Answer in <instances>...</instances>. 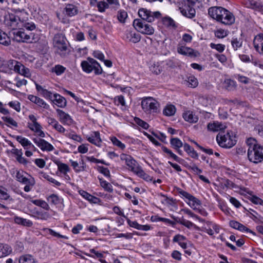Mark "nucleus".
<instances>
[{
    "mask_svg": "<svg viewBox=\"0 0 263 263\" xmlns=\"http://www.w3.org/2000/svg\"><path fill=\"white\" fill-rule=\"evenodd\" d=\"M19 263H36L32 256L26 254L21 256L18 260Z\"/></svg>",
    "mask_w": 263,
    "mask_h": 263,
    "instance_id": "nucleus-36",
    "label": "nucleus"
},
{
    "mask_svg": "<svg viewBox=\"0 0 263 263\" xmlns=\"http://www.w3.org/2000/svg\"><path fill=\"white\" fill-rule=\"evenodd\" d=\"M27 15L24 10L16 11L14 13H8L5 16L4 24L8 27L15 30L23 26L24 22L27 18Z\"/></svg>",
    "mask_w": 263,
    "mask_h": 263,
    "instance_id": "nucleus-4",
    "label": "nucleus"
},
{
    "mask_svg": "<svg viewBox=\"0 0 263 263\" xmlns=\"http://www.w3.org/2000/svg\"><path fill=\"white\" fill-rule=\"evenodd\" d=\"M189 201L187 203L192 208L196 211L199 210L201 205V202L199 199L192 196L191 199L189 200Z\"/></svg>",
    "mask_w": 263,
    "mask_h": 263,
    "instance_id": "nucleus-34",
    "label": "nucleus"
},
{
    "mask_svg": "<svg viewBox=\"0 0 263 263\" xmlns=\"http://www.w3.org/2000/svg\"><path fill=\"white\" fill-rule=\"evenodd\" d=\"M70 161L71 162V166L73 167L76 172L78 173L81 171L84 170V167L79 166V164L77 162L72 160H70Z\"/></svg>",
    "mask_w": 263,
    "mask_h": 263,
    "instance_id": "nucleus-57",
    "label": "nucleus"
},
{
    "mask_svg": "<svg viewBox=\"0 0 263 263\" xmlns=\"http://www.w3.org/2000/svg\"><path fill=\"white\" fill-rule=\"evenodd\" d=\"M231 44L234 49L236 50L242 46V42L240 39L233 38L231 40Z\"/></svg>",
    "mask_w": 263,
    "mask_h": 263,
    "instance_id": "nucleus-47",
    "label": "nucleus"
},
{
    "mask_svg": "<svg viewBox=\"0 0 263 263\" xmlns=\"http://www.w3.org/2000/svg\"><path fill=\"white\" fill-rule=\"evenodd\" d=\"M57 111L61 122L68 125L72 123L73 120L68 114L59 109H57Z\"/></svg>",
    "mask_w": 263,
    "mask_h": 263,
    "instance_id": "nucleus-21",
    "label": "nucleus"
},
{
    "mask_svg": "<svg viewBox=\"0 0 263 263\" xmlns=\"http://www.w3.org/2000/svg\"><path fill=\"white\" fill-rule=\"evenodd\" d=\"M53 48L55 54L62 59L67 58L71 53V50L66 43L55 46Z\"/></svg>",
    "mask_w": 263,
    "mask_h": 263,
    "instance_id": "nucleus-9",
    "label": "nucleus"
},
{
    "mask_svg": "<svg viewBox=\"0 0 263 263\" xmlns=\"http://www.w3.org/2000/svg\"><path fill=\"white\" fill-rule=\"evenodd\" d=\"M189 86L191 87H196L198 85V81L196 78L193 76H190L187 78Z\"/></svg>",
    "mask_w": 263,
    "mask_h": 263,
    "instance_id": "nucleus-53",
    "label": "nucleus"
},
{
    "mask_svg": "<svg viewBox=\"0 0 263 263\" xmlns=\"http://www.w3.org/2000/svg\"><path fill=\"white\" fill-rule=\"evenodd\" d=\"M8 105L18 112L21 110L20 104L17 101H11L9 102Z\"/></svg>",
    "mask_w": 263,
    "mask_h": 263,
    "instance_id": "nucleus-58",
    "label": "nucleus"
},
{
    "mask_svg": "<svg viewBox=\"0 0 263 263\" xmlns=\"http://www.w3.org/2000/svg\"><path fill=\"white\" fill-rule=\"evenodd\" d=\"M216 140L222 147L230 148L235 145L236 143V140L231 135L230 132H227L224 134L223 132L219 133L216 137Z\"/></svg>",
    "mask_w": 263,
    "mask_h": 263,
    "instance_id": "nucleus-6",
    "label": "nucleus"
},
{
    "mask_svg": "<svg viewBox=\"0 0 263 263\" xmlns=\"http://www.w3.org/2000/svg\"><path fill=\"white\" fill-rule=\"evenodd\" d=\"M50 101L53 105H57L61 108L65 107L67 103L65 98L58 93H55L53 96H50Z\"/></svg>",
    "mask_w": 263,
    "mask_h": 263,
    "instance_id": "nucleus-14",
    "label": "nucleus"
},
{
    "mask_svg": "<svg viewBox=\"0 0 263 263\" xmlns=\"http://www.w3.org/2000/svg\"><path fill=\"white\" fill-rule=\"evenodd\" d=\"M176 191L180 195L182 196V197H183L185 198L188 200L189 199H191V198L193 196L191 194H189V193L186 192V191H183V190H182L181 189H180L179 187H176Z\"/></svg>",
    "mask_w": 263,
    "mask_h": 263,
    "instance_id": "nucleus-45",
    "label": "nucleus"
},
{
    "mask_svg": "<svg viewBox=\"0 0 263 263\" xmlns=\"http://www.w3.org/2000/svg\"><path fill=\"white\" fill-rule=\"evenodd\" d=\"M184 119L190 123H196L198 120L197 116L195 115L191 111H186L183 114Z\"/></svg>",
    "mask_w": 263,
    "mask_h": 263,
    "instance_id": "nucleus-26",
    "label": "nucleus"
},
{
    "mask_svg": "<svg viewBox=\"0 0 263 263\" xmlns=\"http://www.w3.org/2000/svg\"><path fill=\"white\" fill-rule=\"evenodd\" d=\"M210 46L211 48L216 49L219 52H222L225 49V45L221 44H216L214 43H211Z\"/></svg>",
    "mask_w": 263,
    "mask_h": 263,
    "instance_id": "nucleus-50",
    "label": "nucleus"
},
{
    "mask_svg": "<svg viewBox=\"0 0 263 263\" xmlns=\"http://www.w3.org/2000/svg\"><path fill=\"white\" fill-rule=\"evenodd\" d=\"M30 121L28 123V127L32 131L34 132L41 137L45 136L44 133L41 129V125L37 122L35 117L33 115L29 116Z\"/></svg>",
    "mask_w": 263,
    "mask_h": 263,
    "instance_id": "nucleus-11",
    "label": "nucleus"
},
{
    "mask_svg": "<svg viewBox=\"0 0 263 263\" xmlns=\"http://www.w3.org/2000/svg\"><path fill=\"white\" fill-rule=\"evenodd\" d=\"M2 119L6 123V125L9 127H17L18 126L17 123L10 117H3Z\"/></svg>",
    "mask_w": 263,
    "mask_h": 263,
    "instance_id": "nucleus-35",
    "label": "nucleus"
},
{
    "mask_svg": "<svg viewBox=\"0 0 263 263\" xmlns=\"http://www.w3.org/2000/svg\"><path fill=\"white\" fill-rule=\"evenodd\" d=\"M87 140L91 143L100 147L102 143L99 132H93L89 136H87Z\"/></svg>",
    "mask_w": 263,
    "mask_h": 263,
    "instance_id": "nucleus-16",
    "label": "nucleus"
},
{
    "mask_svg": "<svg viewBox=\"0 0 263 263\" xmlns=\"http://www.w3.org/2000/svg\"><path fill=\"white\" fill-rule=\"evenodd\" d=\"M0 70L5 73H11L12 71L25 77L29 78L31 73L29 68L26 67L21 62L14 60L1 61Z\"/></svg>",
    "mask_w": 263,
    "mask_h": 263,
    "instance_id": "nucleus-2",
    "label": "nucleus"
},
{
    "mask_svg": "<svg viewBox=\"0 0 263 263\" xmlns=\"http://www.w3.org/2000/svg\"><path fill=\"white\" fill-rule=\"evenodd\" d=\"M11 44L10 37L3 30L0 29V44L8 46Z\"/></svg>",
    "mask_w": 263,
    "mask_h": 263,
    "instance_id": "nucleus-31",
    "label": "nucleus"
},
{
    "mask_svg": "<svg viewBox=\"0 0 263 263\" xmlns=\"http://www.w3.org/2000/svg\"><path fill=\"white\" fill-rule=\"evenodd\" d=\"M27 98L31 102L35 103L39 106L44 108H47L48 107V105L43 99L37 96L32 95H29L28 96Z\"/></svg>",
    "mask_w": 263,
    "mask_h": 263,
    "instance_id": "nucleus-19",
    "label": "nucleus"
},
{
    "mask_svg": "<svg viewBox=\"0 0 263 263\" xmlns=\"http://www.w3.org/2000/svg\"><path fill=\"white\" fill-rule=\"evenodd\" d=\"M16 140L25 148L26 149H33L35 148L34 146L31 143V142L26 138L21 136H17Z\"/></svg>",
    "mask_w": 263,
    "mask_h": 263,
    "instance_id": "nucleus-24",
    "label": "nucleus"
},
{
    "mask_svg": "<svg viewBox=\"0 0 263 263\" xmlns=\"http://www.w3.org/2000/svg\"><path fill=\"white\" fill-rule=\"evenodd\" d=\"M97 6L98 11L100 12H105L106 9L108 8V4H107L105 1L103 0L99 2H97Z\"/></svg>",
    "mask_w": 263,
    "mask_h": 263,
    "instance_id": "nucleus-41",
    "label": "nucleus"
},
{
    "mask_svg": "<svg viewBox=\"0 0 263 263\" xmlns=\"http://www.w3.org/2000/svg\"><path fill=\"white\" fill-rule=\"evenodd\" d=\"M32 202L34 204L41 207L42 210H48V205L45 201L41 200H34Z\"/></svg>",
    "mask_w": 263,
    "mask_h": 263,
    "instance_id": "nucleus-44",
    "label": "nucleus"
},
{
    "mask_svg": "<svg viewBox=\"0 0 263 263\" xmlns=\"http://www.w3.org/2000/svg\"><path fill=\"white\" fill-rule=\"evenodd\" d=\"M170 144L172 147L174 148L179 155H182L183 152L180 149V148L183 146V143L179 138H171L170 140Z\"/></svg>",
    "mask_w": 263,
    "mask_h": 263,
    "instance_id": "nucleus-20",
    "label": "nucleus"
},
{
    "mask_svg": "<svg viewBox=\"0 0 263 263\" xmlns=\"http://www.w3.org/2000/svg\"><path fill=\"white\" fill-rule=\"evenodd\" d=\"M35 84L36 89L38 92L39 95L42 96V97L45 98H49V91L45 88V87H43L39 84H37L35 81H34Z\"/></svg>",
    "mask_w": 263,
    "mask_h": 263,
    "instance_id": "nucleus-29",
    "label": "nucleus"
},
{
    "mask_svg": "<svg viewBox=\"0 0 263 263\" xmlns=\"http://www.w3.org/2000/svg\"><path fill=\"white\" fill-rule=\"evenodd\" d=\"M126 38L129 41L134 43H136L140 41L141 36L138 33L133 31L127 30L126 31Z\"/></svg>",
    "mask_w": 263,
    "mask_h": 263,
    "instance_id": "nucleus-23",
    "label": "nucleus"
},
{
    "mask_svg": "<svg viewBox=\"0 0 263 263\" xmlns=\"http://www.w3.org/2000/svg\"><path fill=\"white\" fill-rule=\"evenodd\" d=\"M181 12L184 16L189 18H192L195 15V10L189 5H185L184 7L180 8Z\"/></svg>",
    "mask_w": 263,
    "mask_h": 263,
    "instance_id": "nucleus-22",
    "label": "nucleus"
},
{
    "mask_svg": "<svg viewBox=\"0 0 263 263\" xmlns=\"http://www.w3.org/2000/svg\"><path fill=\"white\" fill-rule=\"evenodd\" d=\"M120 159L125 161L129 170L145 180L149 179V176L144 172L138 163L130 155L122 154Z\"/></svg>",
    "mask_w": 263,
    "mask_h": 263,
    "instance_id": "nucleus-5",
    "label": "nucleus"
},
{
    "mask_svg": "<svg viewBox=\"0 0 263 263\" xmlns=\"http://www.w3.org/2000/svg\"><path fill=\"white\" fill-rule=\"evenodd\" d=\"M26 185L25 186L24 190L25 192H28L31 191L32 187L34 184V181L33 180H29L27 183H25Z\"/></svg>",
    "mask_w": 263,
    "mask_h": 263,
    "instance_id": "nucleus-61",
    "label": "nucleus"
},
{
    "mask_svg": "<svg viewBox=\"0 0 263 263\" xmlns=\"http://www.w3.org/2000/svg\"><path fill=\"white\" fill-rule=\"evenodd\" d=\"M16 86L20 87L23 85H26L27 83V81L24 79H20L18 78H16Z\"/></svg>",
    "mask_w": 263,
    "mask_h": 263,
    "instance_id": "nucleus-64",
    "label": "nucleus"
},
{
    "mask_svg": "<svg viewBox=\"0 0 263 263\" xmlns=\"http://www.w3.org/2000/svg\"><path fill=\"white\" fill-rule=\"evenodd\" d=\"M253 45L255 50L263 55V34L255 36Z\"/></svg>",
    "mask_w": 263,
    "mask_h": 263,
    "instance_id": "nucleus-17",
    "label": "nucleus"
},
{
    "mask_svg": "<svg viewBox=\"0 0 263 263\" xmlns=\"http://www.w3.org/2000/svg\"><path fill=\"white\" fill-rule=\"evenodd\" d=\"M162 23L164 25L167 27L176 28L175 21L170 17L166 16L162 18Z\"/></svg>",
    "mask_w": 263,
    "mask_h": 263,
    "instance_id": "nucleus-39",
    "label": "nucleus"
},
{
    "mask_svg": "<svg viewBox=\"0 0 263 263\" xmlns=\"http://www.w3.org/2000/svg\"><path fill=\"white\" fill-rule=\"evenodd\" d=\"M139 16L141 19H136L134 21L133 26L135 28L144 34L152 35L154 33V28L148 23H151L155 21V18L161 17V13L159 11L152 12L144 8L139 9Z\"/></svg>",
    "mask_w": 263,
    "mask_h": 263,
    "instance_id": "nucleus-1",
    "label": "nucleus"
},
{
    "mask_svg": "<svg viewBox=\"0 0 263 263\" xmlns=\"http://www.w3.org/2000/svg\"><path fill=\"white\" fill-rule=\"evenodd\" d=\"M110 140L114 144V145L119 147L122 149H123L125 148V145L122 143L120 141H119L116 137H112L110 138Z\"/></svg>",
    "mask_w": 263,
    "mask_h": 263,
    "instance_id": "nucleus-48",
    "label": "nucleus"
},
{
    "mask_svg": "<svg viewBox=\"0 0 263 263\" xmlns=\"http://www.w3.org/2000/svg\"><path fill=\"white\" fill-rule=\"evenodd\" d=\"M235 20L233 14L224 8L218 22L226 25H231L234 23Z\"/></svg>",
    "mask_w": 263,
    "mask_h": 263,
    "instance_id": "nucleus-12",
    "label": "nucleus"
},
{
    "mask_svg": "<svg viewBox=\"0 0 263 263\" xmlns=\"http://www.w3.org/2000/svg\"><path fill=\"white\" fill-rule=\"evenodd\" d=\"M159 106V103L152 97L144 98L141 101L142 108L147 114L157 112Z\"/></svg>",
    "mask_w": 263,
    "mask_h": 263,
    "instance_id": "nucleus-8",
    "label": "nucleus"
},
{
    "mask_svg": "<svg viewBox=\"0 0 263 263\" xmlns=\"http://www.w3.org/2000/svg\"><path fill=\"white\" fill-rule=\"evenodd\" d=\"M66 39L65 36L62 33L56 34L53 39V47L55 46L63 44L66 42Z\"/></svg>",
    "mask_w": 263,
    "mask_h": 263,
    "instance_id": "nucleus-30",
    "label": "nucleus"
},
{
    "mask_svg": "<svg viewBox=\"0 0 263 263\" xmlns=\"http://www.w3.org/2000/svg\"><path fill=\"white\" fill-rule=\"evenodd\" d=\"M135 121L139 126H141L144 129H146L149 127L148 123L138 118H136L135 119Z\"/></svg>",
    "mask_w": 263,
    "mask_h": 263,
    "instance_id": "nucleus-54",
    "label": "nucleus"
},
{
    "mask_svg": "<svg viewBox=\"0 0 263 263\" xmlns=\"http://www.w3.org/2000/svg\"><path fill=\"white\" fill-rule=\"evenodd\" d=\"M150 69L152 72L157 74H159L161 71V69L159 65L156 64H154V65H152L150 67Z\"/></svg>",
    "mask_w": 263,
    "mask_h": 263,
    "instance_id": "nucleus-63",
    "label": "nucleus"
},
{
    "mask_svg": "<svg viewBox=\"0 0 263 263\" xmlns=\"http://www.w3.org/2000/svg\"><path fill=\"white\" fill-rule=\"evenodd\" d=\"M177 222L179 223L180 224L185 226V227L189 229L191 228L192 227L194 226V224L193 223L183 218L179 219L177 221Z\"/></svg>",
    "mask_w": 263,
    "mask_h": 263,
    "instance_id": "nucleus-49",
    "label": "nucleus"
},
{
    "mask_svg": "<svg viewBox=\"0 0 263 263\" xmlns=\"http://www.w3.org/2000/svg\"><path fill=\"white\" fill-rule=\"evenodd\" d=\"M38 217L41 219L46 220L49 217V214L48 210H41L37 212Z\"/></svg>",
    "mask_w": 263,
    "mask_h": 263,
    "instance_id": "nucleus-46",
    "label": "nucleus"
},
{
    "mask_svg": "<svg viewBox=\"0 0 263 263\" xmlns=\"http://www.w3.org/2000/svg\"><path fill=\"white\" fill-rule=\"evenodd\" d=\"M83 70L86 73H90L93 70L96 74H99L102 73V70L98 62L95 59L88 58L87 60L83 61L81 64Z\"/></svg>",
    "mask_w": 263,
    "mask_h": 263,
    "instance_id": "nucleus-7",
    "label": "nucleus"
},
{
    "mask_svg": "<svg viewBox=\"0 0 263 263\" xmlns=\"http://www.w3.org/2000/svg\"><path fill=\"white\" fill-rule=\"evenodd\" d=\"M79 194L85 199L87 200L90 203H97L100 201V199L93 196L84 190H80Z\"/></svg>",
    "mask_w": 263,
    "mask_h": 263,
    "instance_id": "nucleus-25",
    "label": "nucleus"
},
{
    "mask_svg": "<svg viewBox=\"0 0 263 263\" xmlns=\"http://www.w3.org/2000/svg\"><path fill=\"white\" fill-rule=\"evenodd\" d=\"M115 236L116 238H121L124 237L125 239H129L133 238V234L130 233H118L115 234Z\"/></svg>",
    "mask_w": 263,
    "mask_h": 263,
    "instance_id": "nucleus-62",
    "label": "nucleus"
},
{
    "mask_svg": "<svg viewBox=\"0 0 263 263\" xmlns=\"http://www.w3.org/2000/svg\"><path fill=\"white\" fill-rule=\"evenodd\" d=\"M222 124L218 122H214L213 123H209L208 125V129L213 132L218 131L222 128Z\"/></svg>",
    "mask_w": 263,
    "mask_h": 263,
    "instance_id": "nucleus-43",
    "label": "nucleus"
},
{
    "mask_svg": "<svg viewBox=\"0 0 263 263\" xmlns=\"http://www.w3.org/2000/svg\"><path fill=\"white\" fill-rule=\"evenodd\" d=\"M9 197L7 189L2 187L0 190V198L3 200H7Z\"/></svg>",
    "mask_w": 263,
    "mask_h": 263,
    "instance_id": "nucleus-55",
    "label": "nucleus"
},
{
    "mask_svg": "<svg viewBox=\"0 0 263 263\" xmlns=\"http://www.w3.org/2000/svg\"><path fill=\"white\" fill-rule=\"evenodd\" d=\"M249 146L248 157L249 160L255 163L260 162L263 160V147L257 143L256 140L252 138L247 141Z\"/></svg>",
    "mask_w": 263,
    "mask_h": 263,
    "instance_id": "nucleus-3",
    "label": "nucleus"
},
{
    "mask_svg": "<svg viewBox=\"0 0 263 263\" xmlns=\"http://www.w3.org/2000/svg\"><path fill=\"white\" fill-rule=\"evenodd\" d=\"M177 50L178 53L191 58H195L199 55L198 51L183 45V44L181 43L178 44L177 45Z\"/></svg>",
    "mask_w": 263,
    "mask_h": 263,
    "instance_id": "nucleus-10",
    "label": "nucleus"
},
{
    "mask_svg": "<svg viewBox=\"0 0 263 263\" xmlns=\"http://www.w3.org/2000/svg\"><path fill=\"white\" fill-rule=\"evenodd\" d=\"M224 8L221 7H212L208 10L209 15L214 20L219 21L222 14Z\"/></svg>",
    "mask_w": 263,
    "mask_h": 263,
    "instance_id": "nucleus-15",
    "label": "nucleus"
},
{
    "mask_svg": "<svg viewBox=\"0 0 263 263\" xmlns=\"http://www.w3.org/2000/svg\"><path fill=\"white\" fill-rule=\"evenodd\" d=\"M50 125L60 133H64L65 128L54 119H50Z\"/></svg>",
    "mask_w": 263,
    "mask_h": 263,
    "instance_id": "nucleus-42",
    "label": "nucleus"
},
{
    "mask_svg": "<svg viewBox=\"0 0 263 263\" xmlns=\"http://www.w3.org/2000/svg\"><path fill=\"white\" fill-rule=\"evenodd\" d=\"M223 87L228 91H233L236 89L237 85L234 81L231 79H226L223 83Z\"/></svg>",
    "mask_w": 263,
    "mask_h": 263,
    "instance_id": "nucleus-28",
    "label": "nucleus"
},
{
    "mask_svg": "<svg viewBox=\"0 0 263 263\" xmlns=\"http://www.w3.org/2000/svg\"><path fill=\"white\" fill-rule=\"evenodd\" d=\"M176 108L174 105H167L163 110V114L167 116H171L175 114Z\"/></svg>",
    "mask_w": 263,
    "mask_h": 263,
    "instance_id": "nucleus-40",
    "label": "nucleus"
},
{
    "mask_svg": "<svg viewBox=\"0 0 263 263\" xmlns=\"http://www.w3.org/2000/svg\"><path fill=\"white\" fill-rule=\"evenodd\" d=\"M65 70L66 67L61 65L58 64L51 68V71L52 73H54L57 76H61L65 72Z\"/></svg>",
    "mask_w": 263,
    "mask_h": 263,
    "instance_id": "nucleus-37",
    "label": "nucleus"
},
{
    "mask_svg": "<svg viewBox=\"0 0 263 263\" xmlns=\"http://www.w3.org/2000/svg\"><path fill=\"white\" fill-rule=\"evenodd\" d=\"M215 35L218 38H223L227 35V32L223 29H218L215 32Z\"/></svg>",
    "mask_w": 263,
    "mask_h": 263,
    "instance_id": "nucleus-59",
    "label": "nucleus"
},
{
    "mask_svg": "<svg viewBox=\"0 0 263 263\" xmlns=\"http://www.w3.org/2000/svg\"><path fill=\"white\" fill-rule=\"evenodd\" d=\"M50 201L54 205L60 204L62 202V199L55 194L50 195Z\"/></svg>",
    "mask_w": 263,
    "mask_h": 263,
    "instance_id": "nucleus-52",
    "label": "nucleus"
},
{
    "mask_svg": "<svg viewBox=\"0 0 263 263\" xmlns=\"http://www.w3.org/2000/svg\"><path fill=\"white\" fill-rule=\"evenodd\" d=\"M162 151L166 153L167 154L169 155V156L172 157L174 160L176 161L177 162L179 163H181L182 161H183V159L178 157L177 155H176L175 154H174L172 151L168 149L166 147L163 146L162 147Z\"/></svg>",
    "mask_w": 263,
    "mask_h": 263,
    "instance_id": "nucleus-38",
    "label": "nucleus"
},
{
    "mask_svg": "<svg viewBox=\"0 0 263 263\" xmlns=\"http://www.w3.org/2000/svg\"><path fill=\"white\" fill-rule=\"evenodd\" d=\"M33 141L42 150H49V144L44 140L40 138H34Z\"/></svg>",
    "mask_w": 263,
    "mask_h": 263,
    "instance_id": "nucleus-32",
    "label": "nucleus"
},
{
    "mask_svg": "<svg viewBox=\"0 0 263 263\" xmlns=\"http://www.w3.org/2000/svg\"><path fill=\"white\" fill-rule=\"evenodd\" d=\"M65 14L69 16L76 15L78 12V8L73 4H67L64 8Z\"/></svg>",
    "mask_w": 263,
    "mask_h": 263,
    "instance_id": "nucleus-27",
    "label": "nucleus"
},
{
    "mask_svg": "<svg viewBox=\"0 0 263 263\" xmlns=\"http://www.w3.org/2000/svg\"><path fill=\"white\" fill-rule=\"evenodd\" d=\"M11 251V248L9 246L0 243V258L7 256Z\"/></svg>",
    "mask_w": 263,
    "mask_h": 263,
    "instance_id": "nucleus-33",
    "label": "nucleus"
},
{
    "mask_svg": "<svg viewBox=\"0 0 263 263\" xmlns=\"http://www.w3.org/2000/svg\"><path fill=\"white\" fill-rule=\"evenodd\" d=\"M16 178L18 181L23 183H27L30 180L24 177L23 175V173H21L20 172H17L16 174Z\"/></svg>",
    "mask_w": 263,
    "mask_h": 263,
    "instance_id": "nucleus-51",
    "label": "nucleus"
},
{
    "mask_svg": "<svg viewBox=\"0 0 263 263\" xmlns=\"http://www.w3.org/2000/svg\"><path fill=\"white\" fill-rule=\"evenodd\" d=\"M58 166V171H59L64 175H66L70 171L69 166L65 163H62L59 159L53 156L50 158Z\"/></svg>",
    "mask_w": 263,
    "mask_h": 263,
    "instance_id": "nucleus-18",
    "label": "nucleus"
},
{
    "mask_svg": "<svg viewBox=\"0 0 263 263\" xmlns=\"http://www.w3.org/2000/svg\"><path fill=\"white\" fill-rule=\"evenodd\" d=\"M13 40L17 42H29L30 35L22 30H14L13 32Z\"/></svg>",
    "mask_w": 263,
    "mask_h": 263,
    "instance_id": "nucleus-13",
    "label": "nucleus"
},
{
    "mask_svg": "<svg viewBox=\"0 0 263 263\" xmlns=\"http://www.w3.org/2000/svg\"><path fill=\"white\" fill-rule=\"evenodd\" d=\"M127 17V14L124 11L119 12L118 14V19L121 23L124 22Z\"/></svg>",
    "mask_w": 263,
    "mask_h": 263,
    "instance_id": "nucleus-60",
    "label": "nucleus"
},
{
    "mask_svg": "<svg viewBox=\"0 0 263 263\" xmlns=\"http://www.w3.org/2000/svg\"><path fill=\"white\" fill-rule=\"evenodd\" d=\"M250 200L255 204L263 205V200L256 196H252L250 197Z\"/></svg>",
    "mask_w": 263,
    "mask_h": 263,
    "instance_id": "nucleus-56",
    "label": "nucleus"
}]
</instances>
